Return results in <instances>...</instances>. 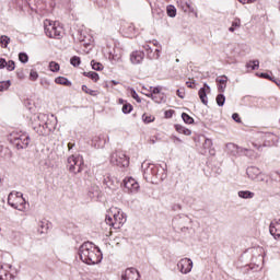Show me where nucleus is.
Listing matches in <instances>:
<instances>
[{
  "instance_id": "obj_1",
  "label": "nucleus",
  "mask_w": 280,
  "mask_h": 280,
  "mask_svg": "<svg viewBox=\"0 0 280 280\" xmlns=\"http://www.w3.org/2000/svg\"><path fill=\"white\" fill-rule=\"evenodd\" d=\"M78 255L88 266H96L97 264H102L104 259V254H102V249L97 247V245L93 244V242H84L78 250Z\"/></svg>"
},
{
  "instance_id": "obj_32",
  "label": "nucleus",
  "mask_w": 280,
  "mask_h": 280,
  "mask_svg": "<svg viewBox=\"0 0 280 280\" xmlns=\"http://www.w3.org/2000/svg\"><path fill=\"white\" fill-rule=\"evenodd\" d=\"M147 97H151L155 104H161L164 100L163 94H147Z\"/></svg>"
},
{
  "instance_id": "obj_56",
  "label": "nucleus",
  "mask_w": 280,
  "mask_h": 280,
  "mask_svg": "<svg viewBox=\"0 0 280 280\" xmlns=\"http://www.w3.org/2000/svg\"><path fill=\"white\" fill-rule=\"evenodd\" d=\"M5 65H8L5 58H0V69H5Z\"/></svg>"
},
{
  "instance_id": "obj_40",
  "label": "nucleus",
  "mask_w": 280,
  "mask_h": 280,
  "mask_svg": "<svg viewBox=\"0 0 280 280\" xmlns=\"http://www.w3.org/2000/svg\"><path fill=\"white\" fill-rule=\"evenodd\" d=\"M182 119L185 124L191 125L194 124V117L189 116L187 113H182Z\"/></svg>"
},
{
  "instance_id": "obj_34",
  "label": "nucleus",
  "mask_w": 280,
  "mask_h": 280,
  "mask_svg": "<svg viewBox=\"0 0 280 280\" xmlns=\"http://www.w3.org/2000/svg\"><path fill=\"white\" fill-rule=\"evenodd\" d=\"M166 14L171 19H175V16H176V7H174L173 4H168L166 7Z\"/></svg>"
},
{
  "instance_id": "obj_30",
  "label": "nucleus",
  "mask_w": 280,
  "mask_h": 280,
  "mask_svg": "<svg viewBox=\"0 0 280 280\" xmlns=\"http://www.w3.org/2000/svg\"><path fill=\"white\" fill-rule=\"evenodd\" d=\"M217 105L222 107L226 103V96H224V92H219L215 97Z\"/></svg>"
},
{
  "instance_id": "obj_52",
  "label": "nucleus",
  "mask_w": 280,
  "mask_h": 280,
  "mask_svg": "<svg viewBox=\"0 0 280 280\" xmlns=\"http://www.w3.org/2000/svg\"><path fill=\"white\" fill-rule=\"evenodd\" d=\"M89 196L90 198H95V196H100V194L97 192V189L92 188L89 190Z\"/></svg>"
},
{
  "instance_id": "obj_5",
  "label": "nucleus",
  "mask_w": 280,
  "mask_h": 280,
  "mask_svg": "<svg viewBox=\"0 0 280 280\" xmlns=\"http://www.w3.org/2000/svg\"><path fill=\"white\" fill-rule=\"evenodd\" d=\"M191 218L187 214H177L173 218L172 226L176 233H185L189 231V225H191Z\"/></svg>"
},
{
  "instance_id": "obj_14",
  "label": "nucleus",
  "mask_w": 280,
  "mask_h": 280,
  "mask_svg": "<svg viewBox=\"0 0 280 280\" xmlns=\"http://www.w3.org/2000/svg\"><path fill=\"white\" fill-rule=\"evenodd\" d=\"M139 183L132 177H126L124 179V189L127 194H137L139 191Z\"/></svg>"
},
{
  "instance_id": "obj_47",
  "label": "nucleus",
  "mask_w": 280,
  "mask_h": 280,
  "mask_svg": "<svg viewBox=\"0 0 280 280\" xmlns=\"http://www.w3.org/2000/svg\"><path fill=\"white\" fill-rule=\"evenodd\" d=\"M131 97L138 102V104H141V97H139V94L135 89L131 90Z\"/></svg>"
},
{
  "instance_id": "obj_27",
  "label": "nucleus",
  "mask_w": 280,
  "mask_h": 280,
  "mask_svg": "<svg viewBox=\"0 0 280 280\" xmlns=\"http://www.w3.org/2000/svg\"><path fill=\"white\" fill-rule=\"evenodd\" d=\"M175 130L176 132H178L179 135H185L186 137H190L191 135V130L186 128L183 125H175Z\"/></svg>"
},
{
  "instance_id": "obj_16",
  "label": "nucleus",
  "mask_w": 280,
  "mask_h": 280,
  "mask_svg": "<svg viewBox=\"0 0 280 280\" xmlns=\"http://www.w3.org/2000/svg\"><path fill=\"white\" fill-rule=\"evenodd\" d=\"M141 279V273L135 268H128L121 275V280H139Z\"/></svg>"
},
{
  "instance_id": "obj_2",
  "label": "nucleus",
  "mask_w": 280,
  "mask_h": 280,
  "mask_svg": "<svg viewBox=\"0 0 280 280\" xmlns=\"http://www.w3.org/2000/svg\"><path fill=\"white\" fill-rule=\"evenodd\" d=\"M141 167L143 172V178L149 183H154L155 180H163L167 177L165 167H163L161 164L143 162Z\"/></svg>"
},
{
  "instance_id": "obj_44",
  "label": "nucleus",
  "mask_w": 280,
  "mask_h": 280,
  "mask_svg": "<svg viewBox=\"0 0 280 280\" xmlns=\"http://www.w3.org/2000/svg\"><path fill=\"white\" fill-rule=\"evenodd\" d=\"M142 121H143L144 124H152V121H154V116L143 114V115H142Z\"/></svg>"
},
{
  "instance_id": "obj_43",
  "label": "nucleus",
  "mask_w": 280,
  "mask_h": 280,
  "mask_svg": "<svg viewBox=\"0 0 280 280\" xmlns=\"http://www.w3.org/2000/svg\"><path fill=\"white\" fill-rule=\"evenodd\" d=\"M81 89H82V91H83L84 93H86L88 95H92L93 97H95V95H97V92H96V91L89 89V86H86V85H82Z\"/></svg>"
},
{
  "instance_id": "obj_38",
  "label": "nucleus",
  "mask_w": 280,
  "mask_h": 280,
  "mask_svg": "<svg viewBox=\"0 0 280 280\" xmlns=\"http://www.w3.org/2000/svg\"><path fill=\"white\" fill-rule=\"evenodd\" d=\"M49 70L52 73H58V71H60V63L56 62V61H50L49 62Z\"/></svg>"
},
{
  "instance_id": "obj_19",
  "label": "nucleus",
  "mask_w": 280,
  "mask_h": 280,
  "mask_svg": "<svg viewBox=\"0 0 280 280\" xmlns=\"http://www.w3.org/2000/svg\"><path fill=\"white\" fill-rule=\"evenodd\" d=\"M143 58H145V52L142 50H136L130 54V62L132 65H141L143 62Z\"/></svg>"
},
{
  "instance_id": "obj_17",
  "label": "nucleus",
  "mask_w": 280,
  "mask_h": 280,
  "mask_svg": "<svg viewBox=\"0 0 280 280\" xmlns=\"http://www.w3.org/2000/svg\"><path fill=\"white\" fill-rule=\"evenodd\" d=\"M207 93H211V86L209 84L203 83V86L199 89L198 95L201 103H203L205 106H208L209 98L207 97Z\"/></svg>"
},
{
  "instance_id": "obj_12",
  "label": "nucleus",
  "mask_w": 280,
  "mask_h": 280,
  "mask_svg": "<svg viewBox=\"0 0 280 280\" xmlns=\"http://www.w3.org/2000/svg\"><path fill=\"white\" fill-rule=\"evenodd\" d=\"M246 174L248 178H250L252 180H256L257 183H264L266 180V177L264 176V174H261V170H259V167L257 166L247 167Z\"/></svg>"
},
{
  "instance_id": "obj_26",
  "label": "nucleus",
  "mask_w": 280,
  "mask_h": 280,
  "mask_svg": "<svg viewBox=\"0 0 280 280\" xmlns=\"http://www.w3.org/2000/svg\"><path fill=\"white\" fill-rule=\"evenodd\" d=\"M199 141H202L203 150H211V148L213 147V140H211L205 136H200Z\"/></svg>"
},
{
  "instance_id": "obj_13",
  "label": "nucleus",
  "mask_w": 280,
  "mask_h": 280,
  "mask_svg": "<svg viewBox=\"0 0 280 280\" xmlns=\"http://www.w3.org/2000/svg\"><path fill=\"white\" fill-rule=\"evenodd\" d=\"M177 268L182 275H189L191 272V269L194 268V261L191 258H182L177 262Z\"/></svg>"
},
{
  "instance_id": "obj_4",
  "label": "nucleus",
  "mask_w": 280,
  "mask_h": 280,
  "mask_svg": "<svg viewBox=\"0 0 280 280\" xmlns=\"http://www.w3.org/2000/svg\"><path fill=\"white\" fill-rule=\"evenodd\" d=\"M8 141L16 150H26L30 147V133L24 131H13L9 135Z\"/></svg>"
},
{
  "instance_id": "obj_9",
  "label": "nucleus",
  "mask_w": 280,
  "mask_h": 280,
  "mask_svg": "<svg viewBox=\"0 0 280 280\" xmlns=\"http://www.w3.org/2000/svg\"><path fill=\"white\" fill-rule=\"evenodd\" d=\"M110 163L117 167H128L130 165V158L124 151H116L110 155Z\"/></svg>"
},
{
  "instance_id": "obj_39",
  "label": "nucleus",
  "mask_w": 280,
  "mask_h": 280,
  "mask_svg": "<svg viewBox=\"0 0 280 280\" xmlns=\"http://www.w3.org/2000/svg\"><path fill=\"white\" fill-rule=\"evenodd\" d=\"M19 60L20 62H22V65H27V62H30V56L27 55V52H20Z\"/></svg>"
},
{
  "instance_id": "obj_54",
  "label": "nucleus",
  "mask_w": 280,
  "mask_h": 280,
  "mask_svg": "<svg viewBox=\"0 0 280 280\" xmlns=\"http://www.w3.org/2000/svg\"><path fill=\"white\" fill-rule=\"evenodd\" d=\"M127 32L130 36H135V24H130L128 27H127Z\"/></svg>"
},
{
  "instance_id": "obj_24",
  "label": "nucleus",
  "mask_w": 280,
  "mask_h": 280,
  "mask_svg": "<svg viewBox=\"0 0 280 280\" xmlns=\"http://www.w3.org/2000/svg\"><path fill=\"white\" fill-rule=\"evenodd\" d=\"M94 148H104L106 145V136L98 135L92 139Z\"/></svg>"
},
{
  "instance_id": "obj_53",
  "label": "nucleus",
  "mask_w": 280,
  "mask_h": 280,
  "mask_svg": "<svg viewBox=\"0 0 280 280\" xmlns=\"http://www.w3.org/2000/svg\"><path fill=\"white\" fill-rule=\"evenodd\" d=\"M232 119H233L234 121H236V124H242V118L240 117V114H237V113H234V114L232 115Z\"/></svg>"
},
{
  "instance_id": "obj_58",
  "label": "nucleus",
  "mask_w": 280,
  "mask_h": 280,
  "mask_svg": "<svg viewBox=\"0 0 280 280\" xmlns=\"http://www.w3.org/2000/svg\"><path fill=\"white\" fill-rule=\"evenodd\" d=\"M173 143H183V140L176 136L172 137Z\"/></svg>"
},
{
  "instance_id": "obj_7",
  "label": "nucleus",
  "mask_w": 280,
  "mask_h": 280,
  "mask_svg": "<svg viewBox=\"0 0 280 280\" xmlns=\"http://www.w3.org/2000/svg\"><path fill=\"white\" fill-rule=\"evenodd\" d=\"M68 170L72 174H80L84 170V158L82 155H71L68 158Z\"/></svg>"
},
{
  "instance_id": "obj_60",
  "label": "nucleus",
  "mask_w": 280,
  "mask_h": 280,
  "mask_svg": "<svg viewBox=\"0 0 280 280\" xmlns=\"http://www.w3.org/2000/svg\"><path fill=\"white\" fill-rule=\"evenodd\" d=\"M240 3H243V5H245V3H255L256 0H238Z\"/></svg>"
},
{
  "instance_id": "obj_50",
  "label": "nucleus",
  "mask_w": 280,
  "mask_h": 280,
  "mask_svg": "<svg viewBox=\"0 0 280 280\" xmlns=\"http://www.w3.org/2000/svg\"><path fill=\"white\" fill-rule=\"evenodd\" d=\"M241 25H242V20H240L237 18L232 22V26L236 30H237V27H241Z\"/></svg>"
},
{
  "instance_id": "obj_55",
  "label": "nucleus",
  "mask_w": 280,
  "mask_h": 280,
  "mask_svg": "<svg viewBox=\"0 0 280 280\" xmlns=\"http://www.w3.org/2000/svg\"><path fill=\"white\" fill-rule=\"evenodd\" d=\"M176 95L180 97V100H185V90H177Z\"/></svg>"
},
{
  "instance_id": "obj_57",
  "label": "nucleus",
  "mask_w": 280,
  "mask_h": 280,
  "mask_svg": "<svg viewBox=\"0 0 280 280\" xmlns=\"http://www.w3.org/2000/svg\"><path fill=\"white\" fill-rule=\"evenodd\" d=\"M40 84H42V86H44L45 89H49V81L48 80H42L40 81Z\"/></svg>"
},
{
  "instance_id": "obj_29",
  "label": "nucleus",
  "mask_w": 280,
  "mask_h": 280,
  "mask_svg": "<svg viewBox=\"0 0 280 280\" xmlns=\"http://www.w3.org/2000/svg\"><path fill=\"white\" fill-rule=\"evenodd\" d=\"M37 231L40 235L47 233V231H49V224L47 223V221H40Z\"/></svg>"
},
{
  "instance_id": "obj_64",
  "label": "nucleus",
  "mask_w": 280,
  "mask_h": 280,
  "mask_svg": "<svg viewBox=\"0 0 280 280\" xmlns=\"http://www.w3.org/2000/svg\"><path fill=\"white\" fill-rule=\"evenodd\" d=\"M270 82H275V84H277V86H280V80L279 79H275L271 80Z\"/></svg>"
},
{
  "instance_id": "obj_25",
  "label": "nucleus",
  "mask_w": 280,
  "mask_h": 280,
  "mask_svg": "<svg viewBox=\"0 0 280 280\" xmlns=\"http://www.w3.org/2000/svg\"><path fill=\"white\" fill-rule=\"evenodd\" d=\"M238 198H242L243 200H250L255 198V192L250 190H240L237 192Z\"/></svg>"
},
{
  "instance_id": "obj_20",
  "label": "nucleus",
  "mask_w": 280,
  "mask_h": 280,
  "mask_svg": "<svg viewBox=\"0 0 280 280\" xmlns=\"http://www.w3.org/2000/svg\"><path fill=\"white\" fill-rule=\"evenodd\" d=\"M269 232L275 240H280V219L276 222L270 223Z\"/></svg>"
},
{
  "instance_id": "obj_6",
  "label": "nucleus",
  "mask_w": 280,
  "mask_h": 280,
  "mask_svg": "<svg viewBox=\"0 0 280 280\" xmlns=\"http://www.w3.org/2000/svg\"><path fill=\"white\" fill-rule=\"evenodd\" d=\"M44 32L48 38H57V40L62 38V27L56 25V22L51 20L44 21Z\"/></svg>"
},
{
  "instance_id": "obj_31",
  "label": "nucleus",
  "mask_w": 280,
  "mask_h": 280,
  "mask_svg": "<svg viewBox=\"0 0 280 280\" xmlns=\"http://www.w3.org/2000/svg\"><path fill=\"white\" fill-rule=\"evenodd\" d=\"M83 75L85 78H90V80H93V82H97L100 80V74L94 71L83 72Z\"/></svg>"
},
{
  "instance_id": "obj_3",
  "label": "nucleus",
  "mask_w": 280,
  "mask_h": 280,
  "mask_svg": "<svg viewBox=\"0 0 280 280\" xmlns=\"http://www.w3.org/2000/svg\"><path fill=\"white\" fill-rule=\"evenodd\" d=\"M127 220L128 215L126 214V212L117 207L110 208L105 215L106 224H108V226H113V229H121V226L126 224Z\"/></svg>"
},
{
  "instance_id": "obj_62",
  "label": "nucleus",
  "mask_w": 280,
  "mask_h": 280,
  "mask_svg": "<svg viewBox=\"0 0 280 280\" xmlns=\"http://www.w3.org/2000/svg\"><path fill=\"white\" fill-rule=\"evenodd\" d=\"M73 148H75V143L69 142L68 150H73Z\"/></svg>"
},
{
  "instance_id": "obj_8",
  "label": "nucleus",
  "mask_w": 280,
  "mask_h": 280,
  "mask_svg": "<svg viewBox=\"0 0 280 280\" xmlns=\"http://www.w3.org/2000/svg\"><path fill=\"white\" fill-rule=\"evenodd\" d=\"M37 119L39 121L38 126L33 127L35 132H37V135L42 137H45V135H49V132H51V128L48 124L49 116H47V114H38Z\"/></svg>"
},
{
  "instance_id": "obj_49",
  "label": "nucleus",
  "mask_w": 280,
  "mask_h": 280,
  "mask_svg": "<svg viewBox=\"0 0 280 280\" xmlns=\"http://www.w3.org/2000/svg\"><path fill=\"white\" fill-rule=\"evenodd\" d=\"M164 117L165 119H172V117H174V109L165 110Z\"/></svg>"
},
{
  "instance_id": "obj_42",
  "label": "nucleus",
  "mask_w": 280,
  "mask_h": 280,
  "mask_svg": "<svg viewBox=\"0 0 280 280\" xmlns=\"http://www.w3.org/2000/svg\"><path fill=\"white\" fill-rule=\"evenodd\" d=\"M70 65H72V67H78L79 65H82V59H80L79 56H73L70 59Z\"/></svg>"
},
{
  "instance_id": "obj_11",
  "label": "nucleus",
  "mask_w": 280,
  "mask_h": 280,
  "mask_svg": "<svg viewBox=\"0 0 280 280\" xmlns=\"http://www.w3.org/2000/svg\"><path fill=\"white\" fill-rule=\"evenodd\" d=\"M103 185H106L107 189H110V191H117V189H119V185H121V182L119 178L110 175V173H107L104 176Z\"/></svg>"
},
{
  "instance_id": "obj_46",
  "label": "nucleus",
  "mask_w": 280,
  "mask_h": 280,
  "mask_svg": "<svg viewBox=\"0 0 280 280\" xmlns=\"http://www.w3.org/2000/svg\"><path fill=\"white\" fill-rule=\"evenodd\" d=\"M30 80L32 82H36L38 80V72L36 70H31V72H30Z\"/></svg>"
},
{
  "instance_id": "obj_21",
  "label": "nucleus",
  "mask_w": 280,
  "mask_h": 280,
  "mask_svg": "<svg viewBox=\"0 0 280 280\" xmlns=\"http://www.w3.org/2000/svg\"><path fill=\"white\" fill-rule=\"evenodd\" d=\"M177 7L183 10V12L194 13V7L191 5V0H177Z\"/></svg>"
},
{
  "instance_id": "obj_63",
  "label": "nucleus",
  "mask_w": 280,
  "mask_h": 280,
  "mask_svg": "<svg viewBox=\"0 0 280 280\" xmlns=\"http://www.w3.org/2000/svg\"><path fill=\"white\" fill-rule=\"evenodd\" d=\"M143 48L145 49V51H152V47H150V45L148 44H145Z\"/></svg>"
},
{
  "instance_id": "obj_23",
  "label": "nucleus",
  "mask_w": 280,
  "mask_h": 280,
  "mask_svg": "<svg viewBox=\"0 0 280 280\" xmlns=\"http://www.w3.org/2000/svg\"><path fill=\"white\" fill-rule=\"evenodd\" d=\"M226 82H229L228 75H222L221 79H217L218 93H224V91H226Z\"/></svg>"
},
{
  "instance_id": "obj_48",
  "label": "nucleus",
  "mask_w": 280,
  "mask_h": 280,
  "mask_svg": "<svg viewBox=\"0 0 280 280\" xmlns=\"http://www.w3.org/2000/svg\"><path fill=\"white\" fill-rule=\"evenodd\" d=\"M259 78H264L265 80H275V77H271L270 74H268L267 72H261L260 74H258Z\"/></svg>"
},
{
  "instance_id": "obj_18",
  "label": "nucleus",
  "mask_w": 280,
  "mask_h": 280,
  "mask_svg": "<svg viewBox=\"0 0 280 280\" xmlns=\"http://www.w3.org/2000/svg\"><path fill=\"white\" fill-rule=\"evenodd\" d=\"M12 265H0V280H12L14 279V275L10 272Z\"/></svg>"
},
{
  "instance_id": "obj_61",
  "label": "nucleus",
  "mask_w": 280,
  "mask_h": 280,
  "mask_svg": "<svg viewBox=\"0 0 280 280\" xmlns=\"http://www.w3.org/2000/svg\"><path fill=\"white\" fill-rule=\"evenodd\" d=\"M8 205L12 207V209H19V206H16V203L11 202L10 199H8Z\"/></svg>"
},
{
  "instance_id": "obj_37",
  "label": "nucleus",
  "mask_w": 280,
  "mask_h": 280,
  "mask_svg": "<svg viewBox=\"0 0 280 280\" xmlns=\"http://www.w3.org/2000/svg\"><path fill=\"white\" fill-rule=\"evenodd\" d=\"M12 86V81H0V92L8 91Z\"/></svg>"
},
{
  "instance_id": "obj_45",
  "label": "nucleus",
  "mask_w": 280,
  "mask_h": 280,
  "mask_svg": "<svg viewBox=\"0 0 280 280\" xmlns=\"http://www.w3.org/2000/svg\"><path fill=\"white\" fill-rule=\"evenodd\" d=\"M5 68L9 71H14V69H16V63L14 62V60H9L5 65Z\"/></svg>"
},
{
  "instance_id": "obj_22",
  "label": "nucleus",
  "mask_w": 280,
  "mask_h": 280,
  "mask_svg": "<svg viewBox=\"0 0 280 280\" xmlns=\"http://www.w3.org/2000/svg\"><path fill=\"white\" fill-rule=\"evenodd\" d=\"M77 40L82 43L85 47L91 45V36L86 35V32L84 31H78Z\"/></svg>"
},
{
  "instance_id": "obj_41",
  "label": "nucleus",
  "mask_w": 280,
  "mask_h": 280,
  "mask_svg": "<svg viewBox=\"0 0 280 280\" xmlns=\"http://www.w3.org/2000/svg\"><path fill=\"white\" fill-rule=\"evenodd\" d=\"M0 43L3 47V49H7L8 45H10V37L8 35H2L0 37Z\"/></svg>"
},
{
  "instance_id": "obj_35",
  "label": "nucleus",
  "mask_w": 280,
  "mask_h": 280,
  "mask_svg": "<svg viewBox=\"0 0 280 280\" xmlns=\"http://www.w3.org/2000/svg\"><path fill=\"white\" fill-rule=\"evenodd\" d=\"M247 69H252V71H257L259 69V60H250L246 63Z\"/></svg>"
},
{
  "instance_id": "obj_15",
  "label": "nucleus",
  "mask_w": 280,
  "mask_h": 280,
  "mask_svg": "<svg viewBox=\"0 0 280 280\" xmlns=\"http://www.w3.org/2000/svg\"><path fill=\"white\" fill-rule=\"evenodd\" d=\"M225 152L229 156H240L241 154H246L248 149H242L237 144L230 142L225 145Z\"/></svg>"
},
{
  "instance_id": "obj_33",
  "label": "nucleus",
  "mask_w": 280,
  "mask_h": 280,
  "mask_svg": "<svg viewBox=\"0 0 280 280\" xmlns=\"http://www.w3.org/2000/svg\"><path fill=\"white\" fill-rule=\"evenodd\" d=\"M132 110H135V107L132 106V104L125 103L122 105L121 112L124 115H130V113H132Z\"/></svg>"
},
{
  "instance_id": "obj_59",
  "label": "nucleus",
  "mask_w": 280,
  "mask_h": 280,
  "mask_svg": "<svg viewBox=\"0 0 280 280\" xmlns=\"http://www.w3.org/2000/svg\"><path fill=\"white\" fill-rule=\"evenodd\" d=\"M172 209H173V211H180L183 209V207L180 205L176 203L172 207Z\"/></svg>"
},
{
  "instance_id": "obj_36",
  "label": "nucleus",
  "mask_w": 280,
  "mask_h": 280,
  "mask_svg": "<svg viewBox=\"0 0 280 280\" xmlns=\"http://www.w3.org/2000/svg\"><path fill=\"white\" fill-rule=\"evenodd\" d=\"M91 67L94 71H104V65H102V62L92 60L91 61Z\"/></svg>"
},
{
  "instance_id": "obj_28",
  "label": "nucleus",
  "mask_w": 280,
  "mask_h": 280,
  "mask_svg": "<svg viewBox=\"0 0 280 280\" xmlns=\"http://www.w3.org/2000/svg\"><path fill=\"white\" fill-rule=\"evenodd\" d=\"M55 83L56 84H61V86H71V81H69V79L65 78V77H57L55 79Z\"/></svg>"
},
{
  "instance_id": "obj_51",
  "label": "nucleus",
  "mask_w": 280,
  "mask_h": 280,
  "mask_svg": "<svg viewBox=\"0 0 280 280\" xmlns=\"http://www.w3.org/2000/svg\"><path fill=\"white\" fill-rule=\"evenodd\" d=\"M152 95H159L161 93V86L151 88Z\"/></svg>"
},
{
  "instance_id": "obj_10",
  "label": "nucleus",
  "mask_w": 280,
  "mask_h": 280,
  "mask_svg": "<svg viewBox=\"0 0 280 280\" xmlns=\"http://www.w3.org/2000/svg\"><path fill=\"white\" fill-rule=\"evenodd\" d=\"M272 137H275V133L270 131H257L254 135V139H256V141L259 143L253 142L254 148H256V150H261V143H268V141H272Z\"/></svg>"
}]
</instances>
